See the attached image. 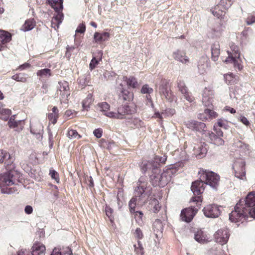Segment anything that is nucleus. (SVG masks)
Segmentation results:
<instances>
[{
  "label": "nucleus",
  "instance_id": "obj_19",
  "mask_svg": "<svg viewBox=\"0 0 255 255\" xmlns=\"http://www.w3.org/2000/svg\"><path fill=\"white\" fill-rule=\"evenodd\" d=\"M206 140L218 146L224 144V139L220 136L217 135L215 133L207 131L203 133Z\"/></svg>",
  "mask_w": 255,
  "mask_h": 255
},
{
  "label": "nucleus",
  "instance_id": "obj_43",
  "mask_svg": "<svg viewBox=\"0 0 255 255\" xmlns=\"http://www.w3.org/2000/svg\"><path fill=\"white\" fill-rule=\"evenodd\" d=\"M98 106L99 108H100V110L101 112L104 113V115L105 116H106L105 115V114L106 113L110 112H108V111L110 110V106L107 102H102V103H99L98 104Z\"/></svg>",
  "mask_w": 255,
  "mask_h": 255
},
{
  "label": "nucleus",
  "instance_id": "obj_17",
  "mask_svg": "<svg viewBox=\"0 0 255 255\" xmlns=\"http://www.w3.org/2000/svg\"><path fill=\"white\" fill-rule=\"evenodd\" d=\"M185 125L187 128L196 131H198L200 132L207 131L205 130L206 128V125L202 122L194 121V120H190L187 121L185 123Z\"/></svg>",
  "mask_w": 255,
  "mask_h": 255
},
{
  "label": "nucleus",
  "instance_id": "obj_54",
  "mask_svg": "<svg viewBox=\"0 0 255 255\" xmlns=\"http://www.w3.org/2000/svg\"><path fill=\"white\" fill-rule=\"evenodd\" d=\"M238 119L239 121H240L241 122H242L244 125H245L246 126H249L251 125L250 122L248 121V120L244 116L242 115H240L238 118Z\"/></svg>",
  "mask_w": 255,
  "mask_h": 255
},
{
  "label": "nucleus",
  "instance_id": "obj_15",
  "mask_svg": "<svg viewBox=\"0 0 255 255\" xmlns=\"http://www.w3.org/2000/svg\"><path fill=\"white\" fill-rule=\"evenodd\" d=\"M219 206L215 204H210L203 209L204 215L208 218H216L219 216L221 211Z\"/></svg>",
  "mask_w": 255,
  "mask_h": 255
},
{
  "label": "nucleus",
  "instance_id": "obj_48",
  "mask_svg": "<svg viewBox=\"0 0 255 255\" xmlns=\"http://www.w3.org/2000/svg\"><path fill=\"white\" fill-rule=\"evenodd\" d=\"M205 111H206V113H207L208 115V120H212V119H215L218 117L217 113L212 110H210L209 109H206Z\"/></svg>",
  "mask_w": 255,
  "mask_h": 255
},
{
  "label": "nucleus",
  "instance_id": "obj_35",
  "mask_svg": "<svg viewBox=\"0 0 255 255\" xmlns=\"http://www.w3.org/2000/svg\"><path fill=\"white\" fill-rule=\"evenodd\" d=\"M123 79L124 81H125L127 82V85L129 87H132L133 88H135L138 85L137 80L134 77H124Z\"/></svg>",
  "mask_w": 255,
  "mask_h": 255
},
{
  "label": "nucleus",
  "instance_id": "obj_34",
  "mask_svg": "<svg viewBox=\"0 0 255 255\" xmlns=\"http://www.w3.org/2000/svg\"><path fill=\"white\" fill-rule=\"evenodd\" d=\"M207 61V58L205 57H202L199 60L198 68L199 72L201 74H204L206 71L207 67V64L206 63Z\"/></svg>",
  "mask_w": 255,
  "mask_h": 255
},
{
  "label": "nucleus",
  "instance_id": "obj_53",
  "mask_svg": "<svg viewBox=\"0 0 255 255\" xmlns=\"http://www.w3.org/2000/svg\"><path fill=\"white\" fill-rule=\"evenodd\" d=\"M152 204H154V207L152 209L153 212L156 213L158 212L160 209V206L159 205L158 200L157 199H154L152 201Z\"/></svg>",
  "mask_w": 255,
  "mask_h": 255
},
{
  "label": "nucleus",
  "instance_id": "obj_29",
  "mask_svg": "<svg viewBox=\"0 0 255 255\" xmlns=\"http://www.w3.org/2000/svg\"><path fill=\"white\" fill-rule=\"evenodd\" d=\"M34 127H30V132L31 133L35 134L36 135V137L37 139H41L42 138V134L43 133V126L40 123H37L36 125V126Z\"/></svg>",
  "mask_w": 255,
  "mask_h": 255
},
{
  "label": "nucleus",
  "instance_id": "obj_5",
  "mask_svg": "<svg viewBox=\"0 0 255 255\" xmlns=\"http://www.w3.org/2000/svg\"><path fill=\"white\" fill-rule=\"evenodd\" d=\"M167 156L164 154L162 156L156 155L153 159L147 162H142L141 164V168L142 172H150V170H155L158 171L160 169V164H164L167 160Z\"/></svg>",
  "mask_w": 255,
  "mask_h": 255
},
{
  "label": "nucleus",
  "instance_id": "obj_16",
  "mask_svg": "<svg viewBox=\"0 0 255 255\" xmlns=\"http://www.w3.org/2000/svg\"><path fill=\"white\" fill-rule=\"evenodd\" d=\"M198 209L194 207H189L183 209L180 214V219L182 221L189 223L196 214Z\"/></svg>",
  "mask_w": 255,
  "mask_h": 255
},
{
  "label": "nucleus",
  "instance_id": "obj_47",
  "mask_svg": "<svg viewBox=\"0 0 255 255\" xmlns=\"http://www.w3.org/2000/svg\"><path fill=\"white\" fill-rule=\"evenodd\" d=\"M67 136L70 138H79L81 136L78 133L76 130L70 129L68 130L67 133Z\"/></svg>",
  "mask_w": 255,
  "mask_h": 255
},
{
  "label": "nucleus",
  "instance_id": "obj_42",
  "mask_svg": "<svg viewBox=\"0 0 255 255\" xmlns=\"http://www.w3.org/2000/svg\"><path fill=\"white\" fill-rule=\"evenodd\" d=\"M131 127L133 128H139L143 126V122L139 118H135L131 121Z\"/></svg>",
  "mask_w": 255,
  "mask_h": 255
},
{
  "label": "nucleus",
  "instance_id": "obj_59",
  "mask_svg": "<svg viewBox=\"0 0 255 255\" xmlns=\"http://www.w3.org/2000/svg\"><path fill=\"white\" fill-rule=\"evenodd\" d=\"M8 126L10 128H14L16 127V121H15V115L11 117L8 123Z\"/></svg>",
  "mask_w": 255,
  "mask_h": 255
},
{
  "label": "nucleus",
  "instance_id": "obj_26",
  "mask_svg": "<svg viewBox=\"0 0 255 255\" xmlns=\"http://www.w3.org/2000/svg\"><path fill=\"white\" fill-rule=\"evenodd\" d=\"M207 152V149L204 143L203 144L198 145L194 149V154L198 158L204 157Z\"/></svg>",
  "mask_w": 255,
  "mask_h": 255
},
{
  "label": "nucleus",
  "instance_id": "obj_57",
  "mask_svg": "<svg viewBox=\"0 0 255 255\" xmlns=\"http://www.w3.org/2000/svg\"><path fill=\"white\" fill-rule=\"evenodd\" d=\"M99 61L95 57H93L89 65V67L91 70H93L98 64Z\"/></svg>",
  "mask_w": 255,
  "mask_h": 255
},
{
  "label": "nucleus",
  "instance_id": "obj_44",
  "mask_svg": "<svg viewBox=\"0 0 255 255\" xmlns=\"http://www.w3.org/2000/svg\"><path fill=\"white\" fill-rule=\"evenodd\" d=\"M194 239L200 243H204L205 241V238L202 231H198L195 234Z\"/></svg>",
  "mask_w": 255,
  "mask_h": 255
},
{
  "label": "nucleus",
  "instance_id": "obj_23",
  "mask_svg": "<svg viewBox=\"0 0 255 255\" xmlns=\"http://www.w3.org/2000/svg\"><path fill=\"white\" fill-rule=\"evenodd\" d=\"M118 89L121 91V93L119 95V98L121 100H123L124 101H129L133 98V94L128 90L125 89L123 88V85L122 84H120L119 87H118Z\"/></svg>",
  "mask_w": 255,
  "mask_h": 255
},
{
  "label": "nucleus",
  "instance_id": "obj_32",
  "mask_svg": "<svg viewBox=\"0 0 255 255\" xmlns=\"http://www.w3.org/2000/svg\"><path fill=\"white\" fill-rule=\"evenodd\" d=\"M35 25L34 19L31 18L26 20L20 28L23 31H27L32 29Z\"/></svg>",
  "mask_w": 255,
  "mask_h": 255
},
{
  "label": "nucleus",
  "instance_id": "obj_10",
  "mask_svg": "<svg viewBox=\"0 0 255 255\" xmlns=\"http://www.w3.org/2000/svg\"><path fill=\"white\" fill-rule=\"evenodd\" d=\"M204 184L203 181L201 180V179L192 182L191 189L193 194L195 195L191 199L192 202H197V204H199L202 202V198L200 195L204 191Z\"/></svg>",
  "mask_w": 255,
  "mask_h": 255
},
{
  "label": "nucleus",
  "instance_id": "obj_13",
  "mask_svg": "<svg viewBox=\"0 0 255 255\" xmlns=\"http://www.w3.org/2000/svg\"><path fill=\"white\" fill-rule=\"evenodd\" d=\"M57 88V94L60 95L61 100L63 101L68 100L70 94L68 83L65 81H59Z\"/></svg>",
  "mask_w": 255,
  "mask_h": 255
},
{
  "label": "nucleus",
  "instance_id": "obj_21",
  "mask_svg": "<svg viewBox=\"0 0 255 255\" xmlns=\"http://www.w3.org/2000/svg\"><path fill=\"white\" fill-rule=\"evenodd\" d=\"M45 247L40 243L34 244L32 248L30 255H45Z\"/></svg>",
  "mask_w": 255,
  "mask_h": 255
},
{
  "label": "nucleus",
  "instance_id": "obj_58",
  "mask_svg": "<svg viewBox=\"0 0 255 255\" xmlns=\"http://www.w3.org/2000/svg\"><path fill=\"white\" fill-rule=\"evenodd\" d=\"M134 236L135 238L138 239H141L143 238V235L140 228H136L134 232Z\"/></svg>",
  "mask_w": 255,
  "mask_h": 255
},
{
  "label": "nucleus",
  "instance_id": "obj_39",
  "mask_svg": "<svg viewBox=\"0 0 255 255\" xmlns=\"http://www.w3.org/2000/svg\"><path fill=\"white\" fill-rule=\"evenodd\" d=\"M11 114V111L8 109H2L0 110V119L6 121Z\"/></svg>",
  "mask_w": 255,
  "mask_h": 255
},
{
  "label": "nucleus",
  "instance_id": "obj_6",
  "mask_svg": "<svg viewBox=\"0 0 255 255\" xmlns=\"http://www.w3.org/2000/svg\"><path fill=\"white\" fill-rule=\"evenodd\" d=\"M136 106L133 103L124 105L118 109L117 113L111 112L106 113L105 115L109 118L123 119L126 115H131L136 112Z\"/></svg>",
  "mask_w": 255,
  "mask_h": 255
},
{
  "label": "nucleus",
  "instance_id": "obj_56",
  "mask_svg": "<svg viewBox=\"0 0 255 255\" xmlns=\"http://www.w3.org/2000/svg\"><path fill=\"white\" fill-rule=\"evenodd\" d=\"M86 30V26L84 23H81L78 26L77 29L76 30V32L83 33L85 32Z\"/></svg>",
  "mask_w": 255,
  "mask_h": 255
},
{
  "label": "nucleus",
  "instance_id": "obj_4",
  "mask_svg": "<svg viewBox=\"0 0 255 255\" xmlns=\"http://www.w3.org/2000/svg\"><path fill=\"white\" fill-rule=\"evenodd\" d=\"M16 171L14 169L8 170V172L0 174V189L2 193L11 194L15 191L14 188H8L14 184L12 178Z\"/></svg>",
  "mask_w": 255,
  "mask_h": 255
},
{
  "label": "nucleus",
  "instance_id": "obj_22",
  "mask_svg": "<svg viewBox=\"0 0 255 255\" xmlns=\"http://www.w3.org/2000/svg\"><path fill=\"white\" fill-rule=\"evenodd\" d=\"M173 57L175 60L178 61L182 63H186L189 61V59L186 55L185 52L179 49L173 53Z\"/></svg>",
  "mask_w": 255,
  "mask_h": 255
},
{
  "label": "nucleus",
  "instance_id": "obj_51",
  "mask_svg": "<svg viewBox=\"0 0 255 255\" xmlns=\"http://www.w3.org/2000/svg\"><path fill=\"white\" fill-rule=\"evenodd\" d=\"M58 117L59 115L55 114L54 113H49L48 114V120L53 125L56 123Z\"/></svg>",
  "mask_w": 255,
  "mask_h": 255
},
{
  "label": "nucleus",
  "instance_id": "obj_20",
  "mask_svg": "<svg viewBox=\"0 0 255 255\" xmlns=\"http://www.w3.org/2000/svg\"><path fill=\"white\" fill-rule=\"evenodd\" d=\"M214 101V92L209 88H206L203 93L202 102L205 107L212 106Z\"/></svg>",
  "mask_w": 255,
  "mask_h": 255
},
{
  "label": "nucleus",
  "instance_id": "obj_60",
  "mask_svg": "<svg viewBox=\"0 0 255 255\" xmlns=\"http://www.w3.org/2000/svg\"><path fill=\"white\" fill-rule=\"evenodd\" d=\"M198 118L203 121L208 120V115L207 113H206L205 110L203 113L198 114Z\"/></svg>",
  "mask_w": 255,
  "mask_h": 255
},
{
  "label": "nucleus",
  "instance_id": "obj_14",
  "mask_svg": "<svg viewBox=\"0 0 255 255\" xmlns=\"http://www.w3.org/2000/svg\"><path fill=\"white\" fill-rule=\"evenodd\" d=\"M245 163L243 160L236 161L233 165L235 176L242 180L246 178Z\"/></svg>",
  "mask_w": 255,
  "mask_h": 255
},
{
  "label": "nucleus",
  "instance_id": "obj_55",
  "mask_svg": "<svg viewBox=\"0 0 255 255\" xmlns=\"http://www.w3.org/2000/svg\"><path fill=\"white\" fill-rule=\"evenodd\" d=\"M134 213L135 214L134 218L136 221L138 222L142 221L143 216V213L141 211H136Z\"/></svg>",
  "mask_w": 255,
  "mask_h": 255
},
{
  "label": "nucleus",
  "instance_id": "obj_36",
  "mask_svg": "<svg viewBox=\"0 0 255 255\" xmlns=\"http://www.w3.org/2000/svg\"><path fill=\"white\" fill-rule=\"evenodd\" d=\"M182 94L183 97L189 103H192L194 101V98L189 92L187 87L179 91Z\"/></svg>",
  "mask_w": 255,
  "mask_h": 255
},
{
  "label": "nucleus",
  "instance_id": "obj_31",
  "mask_svg": "<svg viewBox=\"0 0 255 255\" xmlns=\"http://www.w3.org/2000/svg\"><path fill=\"white\" fill-rule=\"evenodd\" d=\"M72 250L69 247L63 248L62 249L55 248L51 255H71Z\"/></svg>",
  "mask_w": 255,
  "mask_h": 255
},
{
  "label": "nucleus",
  "instance_id": "obj_62",
  "mask_svg": "<svg viewBox=\"0 0 255 255\" xmlns=\"http://www.w3.org/2000/svg\"><path fill=\"white\" fill-rule=\"evenodd\" d=\"M246 22L248 25L252 24L255 22V16L253 15H248L247 18Z\"/></svg>",
  "mask_w": 255,
  "mask_h": 255
},
{
  "label": "nucleus",
  "instance_id": "obj_18",
  "mask_svg": "<svg viewBox=\"0 0 255 255\" xmlns=\"http://www.w3.org/2000/svg\"><path fill=\"white\" fill-rule=\"evenodd\" d=\"M214 238L217 243L221 245L225 244L229 238V231L227 229L218 230L214 234Z\"/></svg>",
  "mask_w": 255,
  "mask_h": 255
},
{
  "label": "nucleus",
  "instance_id": "obj_41",
  "mask_svg": "<svg viewBox=\"0 0 255 255\" xmlns=\"http://www.w3.org/2000/svg\"><path fill=\"white\" fill-rule=\"evenodd\" d=\"M89 79V77L88 75H83L78 79V83L81 86L82 88L88 85Z\"/></svg>",
  "mask_w": 255,
  "mask_h": 255
},
{
  "label": "nucleus",
  "instance_id": "obj_49",
  "mask_svg": "<svg viewBox=\"0 0 255 255\" xmlns=\"http://www.w3.org/2000/svg\"><path fill=\"white\" fill-rule=\"evenodd\" d=\"M105 212L106 215L109 217L110 221L112 222L114 220V217L113 216V210L110 206L106 205Z\"/></svg>",
  "mask_w": 255,
  "mask_h": 255
},
{
  "label": "nucleus",
  "instance_id": "obj_40",
  "mask_svg": "<svg viewBox=\"0 0 255 255\" xmlns=\"http://www.w3.org/2000/svg\"><path fill=\"white\" fill-rule=\"evenodd\" d=\"M37 75L41 78H46L51 76V70L48 68L43 69L37 72Z\"/></svg>",
  "mask_w": 255,
  "mask_h": 255
},
{
  "label": "nucleus",
  "instance_id": "obj_52",
  "mask_svg": "<svg viewBox=\"0 0 255 255\" xmlns=\"http://www.w3.org/2000/svg\"><path fill=\"white\" fill-rule=\"evenodd\" d=\"M49 174L51 177L54 179L57 183H59V174L57 172L53 169H50L49 172Z\"/></svg>",
  "mask_w": 255,
  "mask_h": 255
},
{
  "label": "nucleus",
  "instance_id": "obj_25",
  "mask_svg": "<svg viewBox=\"0 0 255 255\" xmlns=\"http://www.w3.org/2000/svg\"><path fill=\"white\" fill-rule=\"evenodd\" d=\"M110 37V34L107 32H103L102 33L96 32L94 35V39L96 42L101 43L102 42L107 41Z\"/></svg>",
  "mask_w": 255,
  "mask_h": 255
},
{
  "label": "nucleus",
  "instance_id": "obj_45",
  "mask_svg": "<svg viewBox=\"0 0 255 255\" xmlns=\"http://www.w3.org/2000/svg\"><path fill=\"white\" fill-rule=\"evenodd\" d=\"M217 126L226 129H228L229 128V126L228 124V121L222 119H219L218 120L217 122L214 125V128Z\"/></svg>",
  "mask_w": 255,
  "mask_h": 255
},
{
  "label": "nucleus",
  "instance_id": "obj_2",
  "mask_svg": "<svg viewBox=\"0 0 255 255\" xmlns=\"http://www.w3.org/2000/svg\"><path fill=\"white\" fill-rule=\"evenodd\" d=\"M150 189L147 187L146 183L140 182L135 188L134 197H132L129 202L128 206L130 213L135 212L136 202H144L150 195Z\"/></svg>",
  "mask_w": 255,
  "mask_h": 255
},
{
  "label": "nucleus",
  "instance_id": "obj_27",
  "mask_svg": "<svg viewBox=\"0 0 255 255\" xmlns=\"http://www.w3.org/2000/svg\"><path fill=\"white\" fill-rule=\"evenodd\" d=\"M47 1L56 12H62L63 0H47Z\"/></svg>",
  "mask_w": 255,
  "mask_h": 255
},
{
  "label": "nucleus",
  "instance_id": "obj_63",
  "mask_svg": "<svg viewBox=\"0 0 255 255\" xmlns=\"http://www.w3.org/2000/svg\"><path fill=\"white\" fill-rule=\"evenodd\" d=\"M177 87L178 88L179 91H180L182 89H184L186 88L184 82L181 80H178L177 82Z\"/></svg>",
  "mask_w": 255,
  "mask_h": 255
},
{
  "label": "nucleus",
  "instance_id": "obj_3",
  "mask_svg": "<svg viewBox=\"0 0 255 255\" xmlns=\"http://www.w3.org/2000/svg\"><path fill=\"white\" fill-rule=\"evenodd\" d=\"M150 180L153 186H159L163 187L167 185L171 179V176H170L171 172H167L166 170L163 171L162 173H160V169L157 171L152 170H150Z\"/></svg>",
  "mask_w": 255,
  "mask_h": 255
},
{
  "label": "nucleus",
  "instance_id": "obj_8",
  "mask_svg": "<svg viewBox=\"0 0 255 255\" xmlns=\"http://www.w3.org/2000/svg\"><path fill=\"white\" fill-rule=\"evenodd\" d=\"M232 52L228 51V57L225 60L227 64L231 63L234 64V67L239 70L242 69V65L241 64L240 53L239 48L236 45H232L231 47Z\"/></svg>",
  "mask_w": 255,
  "mask_h": 255
},
{
  "label": "nucleus",
  "instance_id": "obj_9",
  "mask_svg": "<svg viewBox=\"0 0 255 255\" xmlns=\"http://www.w3.org/2000/svg\"><path fill=\"white\" fill-rule=\"evenodd\" d=\"M155 86L157 87V85ZM155 90L157 91V88ZM158 92L160 96L164 97L169 102H172L174 100L173 94L171 90L170 85L169 81L163 79L161 80L158 89Z\"/></svg>",
  "mask_w": 255,
  "mask_h": 255
},
{
  "label": "nucleus",
  "instance_id": "obj_61",
  "mask_svg": "<svg viewBox=\"0 0 255 255\" xmlns=\"http://www.w3.org/2000/svg\"><path fill=\"white\" fill-rule=\"evenodd\" d=\"M24 125V120H20L18 121H17V131L19 130H21Z\"/></svg>",
  "mask_w": 255,
  "mask_h": 255
},
{
  "label": "nucleus",
  "instance_id": "obj_24",
  "mask_svg": "<svg viewBox=\"0 0 255 255\" xmlns=\"http://www.w3.org/2000/svg\"><path fill=\"white\" fill-rule=\"evenodd\" d=\"M212 59L214 61L218 60L220 54V46L219 42H215L211 46Z\"/></svg>",
  "mask_w": 255,
  "mask_h": 255
},
{
  "label": "nucleus",
  "instance_id": "obj_38",
  "mask_svg": "<svg viewBox=\"0 0 255 255\" xmlns=\"http://www.w3.org/2000/svg\"><path fill=\"white\" fill-rule=\"evenodd\" d=\"M180 165L181 164L179 163L171 165L169 167L166 169L167 172L169 171V172H171L170 173V176H171V178L178 172Z\"/></svg>",
  "mask_w": 255,
  "mask_h": 255
},
{
  "label": "nucleus",
  "instance_id": "obj_30",
  "mask_svg": "<svg viewBox=\"0 0 255 255\" xmlns=\"http://www.w3.org/2000/svg\"><path fill=\"white\" fill-rule=\"evenodd\" d=\"M225 27L221 22H217L214 25L211 31L213 34V37H219L221 35L222 31L224 30Z\"/></svg>",
  "mask_w": 255,
  "mask_h": 255
},
{
  "label": "nucleus",
  "instance_id": "obj_11",
  "mask_svg": "<svg viewBox=\"0 0 255 255\" xmlns=\"http://www.w3.org/2000/svg\"><path fill=\"white\" fill-rule=\"evenodd\" d=\"M232 4V0H221L220 2L211 10L212 13L219 18H223L225 15L226 10Z\"/></svg>",
  "mask_w": 255,
  "mask_h": 255
},
{
  "label": "nucleus",
  "instance_id": "obj_1",
  "mask_svg": "<svg viewBox=\"0 0 255 255\" xmlns=\"http://www.w3.org/2000/svg\"><path fill=\"white\" fill-rule=\"evenodd\" d=\"M249 218L255 219V192L249 193L245 199L240 200L229 214L230 220L235 223H243Z\"/></svg>",
  "mask_w": 255,
  "mask_h": 255
},
{
  "label": "nucleus",
  "instance_id": "obj_50",
  "mask_svg": "<svg viewBox=\"0 0 255 255\" xmlns=\"http://www.w3.org/2000/svg\"><path fill=\"white\" fill-rule=\"evenodd\" d=\"M153 92V89L149 87L147 84L144 85L141 89V93L142 94H150Z\"/></svg>",
  "mask_w": 255,
  "mask_h": 255
},
{
  "label": "nucleus",
  "instance_id": "obj_46",
  "mask_svg": "<svg viewBox=\"0 0 255 255\" xmlns=\"http://www.w3.org/2000/svg\"><path fill=\"white\" fill-rule=\"evenodd\" d=\"M92 101V96L90 94H89L82 102V107L83 109L87 111L88 108L90 107V104Z\"/></svg>",
  "mask_w": 255,
  "mask_h": 255
},
{
  "label": "nucleus",
  "instance_id": "obj_12",
  "mask_svg": "<svg viewBox=\"0 0 255 255\" xmlns=\"http://www.w3.org/2000/svg\"><path fill=\"white\" fill-rule=\"evenodd\" d=\"M15 160L14 156H11L6 151L0 149V163H3L5 161V168L7 170H11L15 168Z\"/></svg>",
  "mask_w": 255,
  "mask_h": 255
},
{
  "label": "nucleus",
  "instance_id": "obj_33",
  "mask_svg": "<svg viewBox=\"0 0 255 255\" xmlns=\"http://www.w3.org/2000/svg\"><path fill=\"white\" fill-rule=\"evenodd\" d=\"M11 39V34L7 31L0 30V42L4 44L9 42Z\"/></svg>",
  "mask_w": 255,
  "mask_h": 255
},
{
  "label": "nucleus",
  "instance_id": "obj_64",
  "mask_svg": "<svg viewBox=\"0 0 255 255\" xmlns=\"http://www.w3.org/2000/svg\"><path fill=\"white\" fill-rule=\"evenodd\" d=\"M164 113L167 116H171L175 113V110L174 109L169 108L166 109Z\"/></svg>",
  "mask_w": 255,
  "mask_h": 255
},
{
  "label": "nucleus",
  "instance_id": "obj_37",
  "mask_svg": "<svg viewBox=\"0 0 255 255\" xmlns=\"http://www.w3.org/2000/svg\"><path fill=\"white\" fill-rule=\"evenodd\" d=\"M182 94L183 97L189 103H192L194 101V98L189 92L187 87L179 91Z\"/></svg>",
  "mask_w": 255,
  "mask_h": 255
},
{
  "label": "nucleus",
  "instance_id": "obj_7",
  "mask_svg": "<svg viewBox=\"0 0 255 255\" xmlns=\"http://www.w3.org/2000/svg\"><path fill=\"white\" fill-rule=\"evenodd\" d=\"M199 173L201 174L200 179L203 181L205 184L209 185L214 189H217L220 180L219 175L213 171L204 169L200 170Z\"/></svg>",
  "mask_w": 255,
  "mask_h": 255
},
{
  "label": "nucleus",
  "instance_id": "obj_28",
  "mask_svg": "<svg viewBox=\"0 0 255 255\" xmlns=\"http://www.w3.org/2000/svg\"><path fill=\"white\" fill-rule=\"evenodd\" d=\"M64 15L62 12H57L56 16L51 20V26L55 29H58L60 24L62 22Z\"/></svg>",
  "mask_w": 255,
  "mask_h": 255
}]
</instances>
